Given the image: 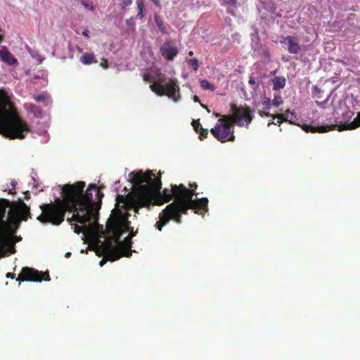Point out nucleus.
Listing matches in <instances>:
<instances>
[{"label": "nucleus", "mask_w": 360, "mask_h": 360, "mask_svg": "<svg viewBox=\"0 0 360 360\" xmlns=\"http://www.w3.org/2000/svg\"><path fill=\"white\" fill-rule=\"evenodd\" d=\"M85 182L77 181L73 184H65L61 188L63 199L57 198L54 202L45 203L40 205L41 214L37 219L43 224L60 225L65 219L67 212H72L71 218L68 221L80 223L74 226V231L79 234L86 229V224H96L98 220V212L101 206L104 194L95 184H89L85 193Z\"/></svg>", "instance_id": "obj_1"}, {"label": "nucleus", "mask_w": 360, "mask_h": 360, "mask_svg": "<svg viewBox=\"0 0 360 360\" xmlns=\"http://www.w3.org/2000/svg\"><path fill=\"white\" fill-rule=\"evenodd\" d=\"M129 176L131 177L134 189L127 196L117 195L116 200L117 203L127 205L129 208L138 213L140 208L149 207L154 204L155 197L160 194L161 177L156 176L152 171L146 173L141 171L131 172Z\"/></svg>", "instance_id": "obj_2"}, {"label": "nucleus", "mask_w": 360, "mask_h": 360, "mask_svg": "<svg viewBox=\"0 0 360 360\" xmlns=\"http://www.w3.org/2000/svg\"><path fill=\"white\" fill-rule=\"evenodd\" d=\"M9 202L4 200L0 203V257L5 256L12 250L8 238L11 237L19 227L22 219V207L12 206L6 218V208Z\"/></svg>", "instance_id": "obj_3"}, {"label": "nucleus", "mask_w": 360, "mask_h": 360, "mask_svg": "<svg viewBox=\"0 0 360 360\" xmlns=\"http://www.w3.org/2000/svg\"><path fill=\"white\" fill-rule=\"evenodd\" d=\"M187 189L184 184H179L171 185V189L165 188L162 191V197L165 202H169L172 199L174 200L167 205L162 212L160 213L159 220L155 224L157 229L162 231L163 226L170 220L176 221L179 212V207L182 204Z\"/></svg>", "instance_id": "obj_4"}, {"label": "nucleus", "mask_w": 360, "mask_h": 360, "mask_svg": "<svg viewBox=\"0 0 360 360\" xmlns=\"http://www.w3.org/2000/svg\"><path fill=\"white\" fill-rule=\"evenodd\" d=\"M107 233H108V243H102L108 260L114 262L122 257H129L131 255L130 246L120 241L122 233V226L120 221L113 219L108 222Z\"/></svg>", "instance_id": "obj_5"}, {"label": "nucleus", "mask_w": 360, "mask_h": 360, "mask_svg": "<svg viewBox=\"0 0 360 360\" xmlns=\"http://www.w3.org/2000/svg\"><path fill=\"white\" fill-rule=\"evenodd\" d=\"M0 134L11 139L22 137L21 120L11 103L0 99Z\"/></svg>", "instance_id": "obj_6"}, {"label": "nucleus", "mask_w": 360, "mask_h": 360, "mask_svg": "<svg viewBox=\"0 0 360 360\" xmlns=\"http://www.w3.org/2000/svg\"><path fill=\"white\" fill-rule=\"evenodd\" d=\"M197 193L193 189H187L184 200L179 207V212L176 217L175 222L181 224L182 222L181 216L186 214L189 209L194 210L195 213L204 214L208 211V199L207 198L193 199Z\"/></svg>", "instance_id": "obj_7"}, {"label": "nucleus", "mask_w": 360, "mask_h": 360, "mask_svg": "<svg viewBox=\"0 0 360 360\" xmlns=\"http://www.w3.org/2000/svg\"><path fill=\"white\" fill-rule=\"evenodd\" d=\"M231 115H226L225 118L229 120L233 125L248 128L253 120L254 110L249 106H238L236 104L231 105Z\"/></svg>", "instance_id": "obj_8"}, {"label": "nucleus", "mask_w": 360, "mask_h": 360, "mask_svg": "<svg viewBox=\"0 0 360 360\" xmlns=\"http://www.w3.org/2000/svg\"><path fill=\"white\" fill-rule=\"evenodd\" d=\"M152 91L160 96H167L176 101V92L179 86L176 80L165 77H160L155 83L150 85Z\"/></svg>", "instance_id": "obj_9"}, {"label": "nucleus", "mask_w": 360, "mask_h": 360, "mask_svg": "<svg viewBox=\"0 0 360 360\" xmlns=\"http://www.w3.org/2000/svg\"><path fill=\"white\" fill-rule=\"evenodd\" d=\"M233 124L229 120L225 118L223 115L219 119L218 123L215 127L211 129V134L220 142L233 141L235 139Z\"/></svg>", "instance_id": "obj_10"}, {"label": "nucleus", "mask_w": 360, "mask_h": 360, "mask_svg": "<svg viewBox=\"0 0 360 360\" xmlns=\"http://www.w3.org/2000/svg\"><path fill=\"white\" fill-rule=\"evenodd\" d=\"M360 127V112H358L357 116L350 123H345L342 124H330V125H322L319 127H313L311 125L304 124L301 125V128L306 132L311 133H325L332 130H338L342 131L344 130L354 129Z\"/></svg>", "instance_id": "obj_11"}, {"label": "nucleus", "mask_w": 360, "mask_h": 360, "mask_svg": "<svg viewBox=\"0 0 360 360\" xmlns=\"http://www.w3.org/2000/svg\"><path fill=\"white\" fill-rule=\"evenodd\" d=\"M43 280L50 281L48 272H40L34 269L24 267V281L41 282Z\"/></svg>", "instance_id": "obj_12"}, {"label": "nucleus", "mask_w": 360, "mask_h": 360, "mask_svg": "<svg viewBox=\"0 0 360 360\" xmlns=\"http://www.w3.org/2000/svg\"><path fill=\"white\" fill-rule=\"evenodd\" d=\"M160 51L167 60H172L179 53L177 48L172 45L170 40H167L163 43L160 48Z\"/></svg>", "instance_id": "obj_13"}, {"label": "nucleus", "mask_w": 360, "mask_h": 360, "mask_svg": "<svg viewBox=\"0 0 360 360\" xmlns=\"http://www.w3.org/2000/svg\"><path fill=\"white\" fill-rule=\"evenodd\" d=\"M287 42L288 44V51L290 53L297 54L300 52V48L298 40L295 37L287 36L281 41V43Z\"/></svg>", "instance_id": "obj_14"}, {"label": "nucleus", "mask_w": 360, "mask_h": 360, "mask_svg": "<svg viewBox=\"0 0 360 360\" xmlns=\"http://www.w3.org/2000/svg\"><path fill=\"white\" fill-rule=\"evenodd\" d=\"M0 58L8 65H14L17 63L16 59L6 49H0Z\"/></svg>", "instance_id": "obj_15"}, {"label": "nucleus", "mask_w": 360, "mask_h": 360, "mask_svg": "<svg viewBox=\"0 0 360 360\" xmlns=\"http://www.w3.org/2000/svg\"><path fill=\"white\" fill-rule=\"evenodd\" d=\"M272 82L273 90L277 91L284 88L286 83V79L284 77L277 76L273 79Z\"/></svg>", "instance_id": "obj_16"}, {"label": "nucleus", "mask_w": 360, "mask_h": 360, "mask_svg": "<svg viewBox=\"0 0 360 360\" xmlns=\"http://www.w3.org/2000/svg\"><path fill=\"white\" fill-rule=\"evenodd\" d=\"M258 113L261 117H271L273 118V120H275L276 118L281 119V121L279 122V123H282L283 122H288L287 118L285 117L283 114L271 115V113H269L268 112H264L262 110H259Z\"/></svg>", "instance_id": "obj_17"}, {"label": "nucleus", "mask_w": 360, "mask_h": 360, "mask_svg": "<svg viewBox=\"0 0 360 360\" xmlns=\"http://www.w3.org/2000/svg\"><path fill=\"white\" fill-rule=\"evenodd\" d=\"M24 108L32 112L35 117H39L41 116V109L33 104H24Z\"/></svg>", "instance_id": "obj_18"}, {"label": "nucleus", "mask_w": 360, "mask_h": 360, "mask_svg": "<svg viewBox=\"0 0 360 360\" xmlns=\"http://www.w3.org/2000/svg\"><path fill=\"white\" fill-rule=\"evenodd\" d=\"M81 62L84 65H90L96 63L95 56L93 53H85L80 59Z\"/></svg>", "instance_id": "obj_19"}, {"label": "nucleus", "mask_w": 360, "mask_h": 360, "mask_svg": "<svg viewBox=\"0 0 360 360\" xmlns=\"http://www.w3.org/2000/svg\"><path fill=\"white\" fill-rule=\"evenodd\" d=\"M154 20H155V22L158 27L159 28V30L162 33H165V34L167 33V28H166V27L165 25L164 21L162 19V18L160 15H155V18H154Z\"/></svg>", "instance_id": "obj_20"}, {"label": "nucleus", "mask_w": 360, "mask_h": 360, "mask_svg": "<svg viewBox=\"0 0 360 360\" xmlns=\"http://www.w3.org/2000/svg\"><path fill=\"white\" fill-rule=\"evenodd\" d=\"M200 86L205 90L214 91L215 89V86L206 79L200 81Z\"/></svg>", "instance_id": "obj_21"}, {"label": "nucleus", "mask_w": 360, "mask_h": 360, "mask_svg": "<svg viewBox=\"0 0 360 360\" xmlns=\"http://www.w3.org/2000/svg\"><path fill=\"white\" fill-rule=\"evenodd\" d=\"M81 4L86 9L91 11H94L95 10V6L93 4V1L91 0H81Z\"/></svg>", "instance_id": "obj_22"}, {"label": "nucleus", "mask_w": 360, "mask_h": 360, "mask_svg": "<svg viewBox=\"0 0 360 360\" xmlns=\"http://www.w3.org/2000/svg\"><path fill=\"white\" fill-rule=\"evenodd\" d=\"M26 48L29 51V52L31 54V56H32V58H34L37 60L38 63H40L42 61L43 58L39 55L38 51H32L28 46H26Z\"/></svg>", "instance_id": "obj_23"}, {"label": "nucleus", "mask_w": 360, "mask_h": 360, "mask_svg": "<svg viewBox=\"0 0 360 360\" xmlns=\"http://www.w3.org/2000/svg\"><path fill=\"white\" fill-rule=\"evenodd\" d=\"M33 98L37 102H43L45 103L46 100L49 98V96L46 93H42L38 96H34Z\"/></svg>", "instance_id": "obj_24"}, {"label": "nucleus", "mask_w": 360, "mask_h": 360, "mask_svg": "<svg viewBox=\"0 0 360 360\" xmlns=\"http://www.w3.org/2000/svg\"><path fill=\"white\" fill-rule=\"evenodd\" d=\"M188 64L189 65V66H190L191 68H192V69H193L194 71H197V70H198V68H199V63H198V59H196V58L190 59V60L188 61Z\"/></svg>", "instance_id": "obj_25"}, {"label": "nucleus", "mask_w": 360, "mask_h": 360, "mask_svg": "<svg viewBox=\"0 0 360 360\" xmlns=\"http://www.w3.org/2000/svg\"><path fill=\"white\" fill-rule=\"evenodd\" d=\"M199 134V138L200 140H202L205 138H207L208 135V130L206 129H203L202 127H200V129H199V131L198 133Z\"/></svg>", "instance_id": "obj_26"}, {"label": "nucleus", "mask_w": 360, "mask_h": 360, "mask_svg": "<svg viewBox=\"0 0 360 360\" xmlns=\"http://www.w3.org/2000/svg\"><path fill=\"white\" fill-rule=\"evenodd\" d=\"M283 103V99H282V97L281 96H275L274 99H273V101H272V104L276 107H278L281 104Z\"/></svg>", "instance_id": "obj_27"}, {"label": "nucleus", "mask_w": 360, "mask_h": 360, "mask_svg": "<svg viewBox=\"0 0 360 360\" xmlns=\"http://www.w3.org/2000/svg\"><path fill=\"white\" fill-rule=\"evenodd\" d=\"M192 126L196 133H198L199 129H200V127H202L199 120H193L192 121Z\"/></svg>", "instance_id": "obj_28"}, {"label": "nucleus", "mask_w": 360, "mask_h": 360, "mask_svg": "<svg viewBox=\"0 0 360 360\" xmlns=\"http://www.w3.org/2000/svg\"><path fill=\"white\" fill-rule=\"evenodd\" d=\"M137 6H138V9H139V12L137 13V17L139 18H142L143 16V3L142 1H139V2H137Z\"/></svg>", "instance_id": "obj_29"}, {"label": "nucleus", "mask_w": 360, "mask_h": 360, "mask_svg": "<svg viewBox=\"0 0 360 360\" xmlns=\"http://www.w3.org/2000/svg\"><path fill=\"white\" fill-rule=\"evenodd\" d=\"M221 1H222V2L221 3V5H222V6L229 4V5L236 6L237 4V0H221Z\"/></svg>", "instance_id": "obj_30"}, {"label": "nucleus", "mask_w": 360, "mask_h": 360, "mask_svg": "<svg viewBox=\"0 0 360 360\" xmlns=\"http://www.w3.org/2000/svg\"><path fill=\"white\" fill-rule=\"evenodd\" d=\"M34 79H41L42 82H41V84L40 85V86H44L46 84V82H47V80L44 77V74H41V76L39 75H36L34 77Z\"/></svg>", "instance_id": "obj_31"}, {"label": "nucleus", "mask_w": 360, "mask_h": 360, "mask_svg": "<svg viewBox=\"0 0 360 360\" xmlns=\"http://www.w3.org/2000/svg\"><path fill=\"white\" fill-rule=\"evenodd\" d=\"M30 208L24 203V221H27L30 217Z\"/></svg>", "instance_id": "obj_32"}, {"label": "nucleus", "mask_w": 360, "mask_h": 360, "mask_svg": "<svg viewBox=\"0 0 360 360\" xmlns=\"http://www.w3.org/2000/svg\"><path fill=\"white\" fill-rule=\"evenodd\" d=\"M354 115V113L353 112H352L350 110H347L345 113L342 114V116L344 117V118L345 117L347 118V121H349Z\"/></svg>", "instance_id": "obj_33"}, {"label": "nucleus", "mask_w": 360, "mask_h": 360, "mask_svg": "<svg viewBox=\"0 0 360 360\" xmlns=\"http://www.w3.org/2000/svg\"><path fill=\"white\" fill-rule=\"evenodd\" d=\"M23 128H24V138H25V134L29 132V131H31V130H30V128L28 126V124L25 121H24Z\"/></svg>", "instance_id": "obj_34"}, {"label": "nucleus", "mask_w": 360, "mask_h": 360, "mask_svg": "<svg viewBox=\"0 0 360 360\" xmlns=\"http://www.w3.org/2000/svg\"><path fill=\"white\" fill-rule=\"evenodd\" d=\"M17 281H18V285H20V282L22 281V271H21L18 276V278L16 279Z\"/></svg>", "instance_id": "obj_35"}, {"label": "nucleus", "mask_w": 360, "mask_h": 360, "mask_svg": "<svg viewBox=\"0 0 360 360\" xmlns=\"http://www.w3.org/2000/svg\"><path fill=\"white\" fill-rule=\"evenodd\" d=\"M30 198V193L29 191H24V199L29 200Z\"/></svg>", "instance_id": "obj_36"}, {"label": "nucleus", "mask_w": 360, "mask_h": 360, "mask_svg": "<svg viewBox=\"0 0 360 360\" xmlns=\"http://www.w3.org/2000/svg\"><path fill=\"white\" fill-rule=\"evenodd\" d=\"M150 1H152L158 7H159V8L161 7V4H160V0H150Z\"/></svg>", "instance_id": "obj_37"}, {"label": "nucleus", "mask_w": 360, "mask_h": 360, "mask_svg": "<svg viewBox=\"0 0 360 360\" xmlns=\"http://www.w3.org/2000/svg\"><path fill=\"white\" fill-rule=\"evenodd\" d=\"M269 103H270V99L269 98H266L264 101V104L266 105V107L265 108V109H266V110L269 109Z\"/></svg>", "instance_id": "obj_38"}, {"label": "nucleus", "mask_w": 360, "mask_h": 360, "mask_svg": "<svg viewBox=\"0 0 360 360\" xmlns=\"http://www.w3.org/2000/svg\"><path fill=\"white\" fill-rule=\"evenodd\" d=\"M191 188L190 189H193L194 191L195 192V189L197 188L198 187V185L196 183H193V184H189Z\"/></svg>", "instance_id": "obj_39"}, {"label": "nucleus", "mask_w": 360, "mask_h": 360, "mask_svg": "<svg viewBox=\"0 0 360 360\" xmlns=\"http://www.w3.org/2000/svg\"><path fill=\"white\" fill-rule=\"evenodd\" d=\"M82 34L86 37V38H89V30L87 29H85L84 30H83L82 32Z\"/></svg>", "instance_id": "obj_40"}, {"label": "nucleus", "mask_w": 360, "mask_h": 360, "mask_svg": "<svg viewBox=\"0 0 360 360\" xmlns=\"http://www.w3.org/2000/svg\"><path fill=\"white\" fill-rule=\"evenodd\" d=\"M248 82H249V84H252V85L255 84V83H256L255 78L253 77H250L249 78Z\"/></svg>", "instance_id": "obj_41"}, {"label": "nucleus", "mask_w": 360, "mask_h": 360, "mask_svg": "<svg viewBox=\"0 0 360 360\" xmlns=\"http://www.w3.org/2000/svg\"><path fill=\"white\" fill-rule=\"evenodd\" d=\"M106 261L107 259H105V258L102 259L99 263L100 266H103L105 264Z\"/></svg>", "instance_id": "obj_42"}, {"label": "nucleus", "mask_w": 360, "mask_h": 360, "mask_svg": "<svg viewBox=\"0 0 360 360\" xmlns=\"http://www.w3.org/2000/svg\"><path fill=\"white\" fill-rule=\"evenodd\" d=\"M14 276L15 275L12 273H8V274H6V278H11L13 279V278H14Z\"/></svg>", "instance_id": "obj_43"}, {"label": "nucleus", "mask_w": 360, "mask_h": 360, "mask_svg": "<svg viewBox=\"0 0 360 360\" xmlns=\"http://www.w3.org/2000/svg\"><path fill=\"white\" fill-rule=\"evenodd\" d=\"M148 77H149V75H148V74H144V75H143V79H144L145 81H148Z\"/></svg>", "instance_id": "obj_44"}, {"label": "nucleus", "mask_w": 360, "mask_h": 360, "mask_svg": "<svg viewBox=\"0 0 360 360\" xmlns=\"http://www.w3.org/2000/svg\"><path fill=\"white\" fill-rule=\"evenodd\" d=\"M193 100L195 102H200V99L197 96H194Z\"/></svg>", "instance_id": "obj_45"}, {"label": "nucleus", "mask_w": 360, "mask_h": 360, "mask_svg": "<svg viewBox=\"0 0 360 360\" xmlns=\"http://www.w3.org/2000/svg\"><path fill=\"white\" fill-rule=\"evenodd\" d=\"M102 66L105 68H108L107 60H105L104 63L102 64Z\"/></svg>", "instance_id": "obj_46"}, {"label": "nucleus", "mask_w": 360, "mask_h": 360, "mask_svg": "<svg viewBox=\"0 0 360 360\" xmlns=\"http://www.w3.org/2000/svg\"><path fill=\"white\" fill-rule=\"evenodd\" d=\"M280 121H281V119H278V122H276V123L271 122V124L280 125L281 124V123H279ZM270 124H271V123L268 124V125H270Z\"/></svg>", "instance_id": "obj_47"}, {"label": "nucleus", "mask_w": 360, "mask_h": 360, "mask_svg": "<svg viewBox=\"0 0 360 360\" xmlns=\"http://www.w3.org/2000/svg\"><path fill=\"white\" fill-rule=\"evenodd\" d=\"M71 255V252H67L65 254V257H69Z\"/></svg>", "instance_id": "obj_48"}, {"label": "nucleus", "mask_w": 360, "mask_h": 360, "mask_svg": "<svg viewBox=\"0 0 360 360\" xmlns=\"http://www.w3.org/2000/svg\"><path fill=\"white\" fill-rule=\"evenodd\" d=\"M188 55H189L190 56H192L193 55V52L192 51H189V52H188Z\"/></svg>", "instance_id": "obj_49"}, {"label": "nucleus", "mask_w": 360, "mask_h": 360, "mask_svg": "<svg viewBox=\"0 0 360 360\" xmlns=\"http://www.w3.org/2000/svg\"><path fill=\"white\" fill-rule=\"evenodd\" d=\"M2 38H3V34L1 33H0V43L1 42Z\"/></svg>", "instance_id": "obj_50"}, {"label": "nucleus", "mask_w": 360, "mask_h": 360, "mask_svg": "<svg viewBox=\"0 0 360 360\" xmlns=\"http://www.w3.org/2000/svg\"><path fill=\"white\" fill-rule=\"evenodd\" d=\"M214 115H215L216 117H219V114H218V113H215V114H214Z\"/></svg>", "instance_id": "obj_51"}]
</instances>
